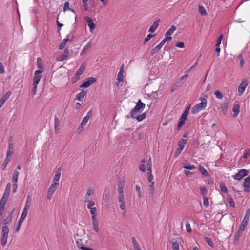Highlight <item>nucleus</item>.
<instances>
[{
  "label": "nucleus",
  "mask_w": 250,
  "mask_h": 250,
  "mask_svg": "<svg viewBox=\"0 0 250 250\" xmlns=\"http://www.w3.org/2000/svg\"><path fill=\"white\" fill-rule=\"evenodd\" d=\"M92 226L94 230L96 232H98L99 231V222H92Z\"/></svg>",
  "instance_id": "nucleus-39"
},
{
  "label": "nucleus",
  "mask_w": 250,
  "mask_h": 250,
  "mask_svg": "<svg viewBox=\"0 0 250 250\" xmlns=\"http://www.w3.org/2000/svg\"><path fill=\"white\" fill-rule=\"evenodd\" d=\"M156 29V21H154L153 24L149 28V32L151 33L154 32Z\"/></svg>",
  "instance_id": "nucleus-49"
},
{
  "label": "nucleus",
  "mask_w": 250,
  "mask_h": 250,
  "mask_svg": "<svg viewBox=\"0 0 250 250\" xmlns=\"http://www.w3.org/2000/svg\"><path fill=\"white\" fill-rule=\"evenodd\" d=\"M203 203L204 206L206 208L208 207L209 206V202H208V198L207 197L204 196V197H203Z\"/></svg>",
  "instance_id": "nucleus-52"
},
{
  "label": "nucleus",
  "mask_w": 250,
  "mask_h": 250,
  "mask_svg": "<svg viewBox=\"0 0 250 250\" xmlns=\"http://www.w3.org/2000/svg\"><path fill=\"white\" fill-rule=\"evenodd\" d=\"M28 210H27V206L26 205V207H24L22 213L21 215V217L25 219L27 214H28Z\"/></svg>",
  "instance_id": "nucleus-46"
},
{
  "label": "nucleus",
  "mask_w": 250,
  "mask_h": 250,
  "mask_svg": "<svg viewBox=\"0 0 250 250\" xmlns=\"http://www.w3.org/2000/svg\"><path fill=\"white\" fill-rule=\"evenodd\" d=\"M185 121L180 119V121L177 125V128L178 129L180 128L183 126V125L185 124Z\"/></svg>",
  "instance_id": "nucleus-60"
},
{
  "label": "nucleus",
  "mask_w": 250,
  "mask_h": 250,
  "mask_svg": "<svg viewBox=\"0 0 250 250\" xmlns=\"http://www.w3.org/2000/svg\"><path fill=\"white\" fill-rule=\"evenodd\" d=\"M96 82V79L94 77H89L86 81L80 86L81 88H87Z\"/></svg>",
  "instance_id": "nucleus-7"
},
{
  "label": "nucleus",
  "mask_w": 250,
  "mask_h": 250,
  "mask_svg": "<svg viewBox=\"0 0 250 250\" xmlns=\"http://www.w3.org/2000/svg\"><path fill=\"white\" fill-rule=\"evenodd\" d=\"M85 69V63H83L82 65L80 67L78 71L76 72V75L80 77V75H81L84 72V70Z\"/></svg>",
  "instance_id": "nucleus-22"
},
{
  "label": "nucleus",
  "mask_w": 250,
  "mask_h": 250,
  "mask_svg": "<svg viewBox=\"0 0 250 250\" xmlns=\"http://www.w3.org/2000/svg\"><path fill=\"white\" fill-rule=\"evenodd\" d=\"M145 90L146 92L147 93V94L149 96H152V94L155 93L156 91H155V84H154V86L152 88V85L150 83H147L145 87Z\"/></svg>",
  "instance_id": "nucleus-12"
},
{
  "label": "nucleus",
  "mask_w": 250,
  "mask_h": 250,
  "mask_svg": "<svg viewBox=\"0 0 250 250\" xmlns=\"http://www.w3.org/2000/svg\"><path fill=\"white\" fill-rule=\"evenodd\" d=\"M172 38L171 37H166L160 42V43L163 45L167 41L171 40Z\"/></svg>",
  "instance_id": "nucleus-56"
},
{
  "label": "nucleus",
  "mask_w": 250,
  "mask_h": 250,
  "mask_svg": "<svg viewBox=\"0 0 250 250\" xmlns=\"http://www.w3.org/2000/svg\"><path fill=\"white\" fill-rule=\"evenodd\" d=\"M9 228L6 225H3L2 227L1 235L8 236L9 233Z\"/></svg>",
  "instance_id": "nucleus-30"
},
{
  "label": "nucleus",
  "mask_w": 250,
  "mask_h": 250,
  "mask_svg": "<svg viewBox=\"0 0 250 250\" xmlns=\"http://www.w3.org/2000/svg\"><path fill=\"white\" fill-rule=\"evenodd\" d=\"M58 187L56 186V184H51L49 187V188L47 191V195H46V199L48 200H50L53 194H54L55 191L57 189Z\"/></svg>",
  "instance_id": "nucleus-5"
},
{
  "label": "nucleus",
  "mask_w": 250,
  "mask_h": 250,
  "mask_svg": "<svg viewBox=\"0 0 250 250\" xmlns=\"http://www.w3.org/2000/svg\"><path fill=\"white\" fill-rule=\"evenodd\" d=\"M186 230L188 232L190 233L191 232L192 229H191V228L190 227V225L189 222H188V221H187L186 223Z\"/></svg>",
  "instance_id": "nucleus-53"
},
{
  "label": "nucleus",
  "mask_w": 250,
  "mask_h": 250,
  "mask_svg": "<svg viewBox=\"0 0 250 250\" xmlns=\"http://www.w3.org/2000/svg\"><path fill=\"white\" fill-rule=\"evenodd\" d=\"M214 94L215 98L218 99H222L223 97L222 93L219 90H216Z\"/></svg>",
  "instance_id": "nucleus-43"
},
{
  "label": "nucleus",
  "mask_w": 250,
  "mask_h": 250,
  "mask_svg": "<svg viewBox=\"0 0 250 250\" xmlns=\"http://www.w3.org/2000/svg\"><path fill=\"white\" fill-rule=\"evenodd\" d=\"M68 41V39H63L62 42L59 46V49L62 50L64 47V46L66 45Z\"/></svg>",
  "instance_id": "nucleus-45"
},
{
  "label": "nucleus",
  "mask_w": 250,
  "mask_h": 250,
  "mask_svg": "<svg viewBox=\"0 0 250 250\" xmlns=\"http://www.w3.org/2000/svg\"><path fill=\"white\" fill-rule=\"evenodd\" d=\"M84 203H87V208L89 209H90V208H93V207H92V206L95 205L94 202L93 201H90V200H88V201H84Z\"/></svg>",
  "instance_id": "nucleus-50"
},
{
  "label": "nucleus",
  "mask_w": 250,
  "mask_h": 250,
  "mask_svg": "<svg viewBox=\"0 0 250 250\" xmlns=\"http://www.w3.org/2000/svg\"><path fill=\"white\" fill-rule=\"evenodd\" d=\"M183 167L187 170H194L196 169L195 166L189 163H185Z\"/></svg>",
  "instance_id": "nucleus-26"
},
{
  "label": "nucleus",
  "mask_w": 250,
  "mask_h": 250,
  "mask_svg": "<svg viewBox=\"0 0 250 250\" xmlns=\"http://www.w3.org/2000/svg\"><path fill=\"white\" fill-rule=\"evenodd\" d=\"M145 107V104L143 103L141 100H139L136 106L131 110L130 113L131 118H135L139 122L142 121L146 117L145 113L141 114Z\"/></svg>",
  "instance_id": "nucleus-1"
},
{
  "label": "nucleus",
  "mask_w": 250,
  "mask_h": 250,
  "mask_svg": "<svg viewBox=\"0 0 250 250\" xmlns=\"http://www.w3.org/2000/svg\"><path fill=\"white\" fill-rule=\"evenodd\" d=\"M177 29V28L175 26L173 25L172 26L170 29H169L166 32L165 34L166 37H170L173 32L176 31Z\"/></svg>",
  "instance_id": "nucleus-25"
},
{
  "label": "nucleus",
  "mask_w": 250,
  "mask_h": 250,
  "mask_svg": "<svg viewBox=\"0 0 250 250\" xmlns=\"http://www.w3.org/2000/svg\"><path fill=\"white\" fill-rule=\"evenodd\" d=\"M150 158L149 159L147 162H146L144 159L142 160L141 161V164L139 165V170L143 172H145L146 171V167L147 168L148 163L149 162V163H150ZM149 164L151 165L150 164Z\"/></svg>",
  "instance_id": "nucleus-16"
},
{
  "label": "nucleus",
  "mask_w": 250,
  "mask_h": 250,
  "mask_svg": "<svg viewBox=\"0 0 250 250\" xmlns=\"http://www.w3.org/2000/svg\"><path fill=\"white\" fill-rule=\"evenodd\" d=\"M222 38H223V35H220L217 38V41H216V46H220V44H221V41L222 40Z\"/></svg>",
  "instance_id": "nucleus-57"
},
{
  "label": "nucleus",
  "mask_w": 250,
  "mask_h": 250,
  "mask_svg": "<svg viewBox=\"0 0 250 250\" xmlns=\"http://www.w3.org/2000/svg\"><path fill=\"white\" fill-rule=\"evenodd\" d=\"M175 46L180 48H183L185 47L184 43L183 42H179L175 44Z\"/></svg>",
  "instance_id": "nucleus-55"
},
{
  "label": "nucleus",
  "mask_w": 250,
  "mask_h": 250,
  "mask_svg": "<svg viewBox=\"0 0 250 250\" xmlns=\"http://www.w3.org/2000/svg\"><path fill=\"white\" fill-rule=\"evenodd\" d=\"M94 194V191L92 189H88L87 190L86 193L84 195V199L83 201H86L89 200V197Z\"/></svg>",
  "instance_id": "nucleus-24"
},
{
  "label": "nucleus",
  "mask_w": 250,
  "mask_h": 250,
  "mask_svg": "<svg viewBox=\"0 0 250 250\" xmlns=\"http://www.w3.org/2000/svg\"><path fill=\"white\" fill-rule=\"evenodd\" d=\"M147 164V180L149 183H154V182L153 181V176L152 174L151 165L149 164V162Z\"/></svg>",
  "instance_id": "nucleus-15"
},
{
  "label": "nucleus",
  "mask_w": 250,
  "mask_h": 250,
  "mask_svg": "<svg viewBox=\"0 0 250 250\" xmlns=\"http://www.w3.org/2000/svg\"><path fill=\"white\" fill-rule=\"evenodd\" d=\"M187 143V139H181L178 142V148L175 152V157H177L183 151L185 145Z\"/></svg>",
  "instance_id": "nucleus-4"
},
{
  "label": "nucleus",
  "mask_w": 250,
  "mask_h": 250,
  "mask_svg": "<svg viewBox=\"0 0 250 250\" xmlns=\"http://www.w3.org/2000/svg\"><path fill=\"white\" fill-rule=\"evenodd\" d=\"M227 200L229 202V203L231 207L235 208V202L233 201L232 198L230 195L228 196L227 197Z\"/></svg>",
  "instance_id": "nucleus-36"
},
{
  "label": "nucleus",
  "mask_w": 250,
  "mask_h": 250,
  "mask_svg": "<svg viewBox=\"0 0 250 250\" xmlns=\"http://www.w3.org/2000/svg\"><path fill=\"white\" fill-rule=\"evenodd\" d=\"M238 59L240 60V67H243L245 63V60L244 57L242 54H240L238 56Z\"/></svg>",
  "instance_id": "nucleus-42"
},
{
  "label": "nucleus",
  "mask_w": 250,
  "mask_h": 250,
  "mask_svg": "<svg viewBox=\"0 0 250 250\" xmlns=\"http://www.w3.org/2000/svg\"><path fill=\"white\" fill-rule=\"evenodd\" d=\"M88 120H89V119L85 117H84L83 118L82 122L81 124V126H80L78 128V132L79 133H81V132H82L83 131V126L85 125L87 123V122H88Z\"/></svg>",
  "instance_id": "nucleus-21"
},
{
  "label": "nucleus",
  "mask_w": 250,
  "mask_h": 250,
  "mask_svg": "<svg viewBox=\"0 0 250 250\" xmlns=\"http://www.w3.org/2000/svg\"><path fill=\"white\" fill-rule=\"evenodd\" d=\"M92 45V43H91V41H90L86 45L84 46V47L83 48V50L82 51L81 53V55H83L86 50H88L89 49L91 46Z\"/></svg>",
  "instance_id": "nucleus-40"
},
{
  "label": "nucleus",
  "mask_w": 250,
  "mask_h": 250,
  "mask_svg": "<svg viewBox=\"0 0 250 250\" xmlns=\"http://www.w3.org/2000/svg\"><path fill=\"white\" fill-rule=\"evenodd\" d=\"M124 79V75L123 74L118 73L117 81L116 82V84L118 87L121 86L123 84Z\"/></svg>",
  "instance_id": "nucleus-17"
},
{
  "label": "nucleus",
  "mask_w": 250,
  "mask_h": 250,
  "mask_svg": "<svg viewBox=\"0 0 250 250\" xmlns=\"http://www.w3.org/2000/svg\"><path fill=\"white\" fill-rule=\"evenodd\" d=\"M198 170L200 172L201 174L203 176H207L209 175L208 171L205 169V168L201 165H199L198 167Z\"/></svg>",
  "instance_id": "nucleus-23"
},
{
  "label": "nucleus",
  "mask_w": 250,
  "mask_h": 250,
  "mask_svg": "<svg viewBox=\"0 0 250 250\" xmlns=\"http://www.w3.org/2000/svg\"><path fill=\"white\" fill-rule=\"evenodd\" d=\"M199 12L202 15L204 16L207 15L206 10L205 7L202 5H199Z\"/></svg>",
  "instance_id": "nucleus-38"
},
{
  "label": "nucleus",
  "mask_w": 250,
  "mask_h": 250,
  "mask_svg": "<svg viewBox=\"0 0 250 250\" xmlns=\"http://www.w3.org/2000/svg\"><path fill=\"white\" fill-rule=\"evenodd\" d=\"M42 71L41 70H36L34 74V76L33 78V84H38L41 78L42 77Z\"/></svg>",
  "instance_id": "nucleus-14"
},
{
  "label": "nucleus",
  "mask_w": 250,
  "mask_h": 250,
  "mask_svg": "<svg viewBox=\"0 0 250 250\" xmlns=\"http://www.w3.org/2000/svg\"><path fill=\"white\" fill-rule=\"evenodd\" d=\"M118 198V201L120 203L125 202L124 194H119Z\"/></svg>",
  "instance_id": "nucleus-63"
},
{
  "label": "nucleus",
  "mask_w": 250,
  "mask_h": 250,
  "mask_svg": "<svg viewBox=\"0 0 250 250\" xmlns=\"http://www.w3.org/2000/svg\"><path fill=\"white\" fill-rule=\"evenodd\" d=\"M86 92L82 90V91H81L80 93H79L77 95V96L76 97V100L79 101H83L84 97L86 95Z\"/></svg>",
  "instance_id": "nucleus-20"
},
{
  "label": "nucleus",
  "mask_w": 250,
  "mask_h": 250,
  "mask_svg": "<svg viewBox=\"0 0 250 250\" xmlns=\"http://www.w3.org/2000/svg\"><path fill=\"white\" fill-rule=\"evenodd\" d=\"M11 188V184L8 183L6 186L5 189L3 194V196L0 201V204L5 206L9 196Z\"/></svg>",
  "instance_id": "nucleus-3"
},
{
  "label": "nucleus",
  "mask_w": 250,
  "mask_h": 250,
  "mask_svg": "<svg viewBox=\"0 0 250 250\" xmlns=\"http://www.w3.org/2000/svg\"><path fill=\"white\" fill-rule=\"evenodd\" d=\"M219 105L220 106V108L222 113L224 115H226L227 114L228 111V102L227 101H223L221 103H218L216 104V106Z\"/></svg>",
  "instance_id": "nucleus-11"
},
{
  "label": "nucleus",
  "mask_w": 250,
  "mask_h": 250,
  "mask_svg": "<svg viewBox=\"0 0 250 250\" xmlns=\"http://www.w3.org/2000/svg\"><path fill=\"white\" fill-rule=\"evenodd\" d=\"M219 187L221 192L225 194H227L228 193L227 188L224 183L221 182L219 184Z\"/></svg>",
  "instance_id": "nucleus-28"
},
{
  "label": "nucleus",
  "mask_w": 250,
  "mask_h": 250,
  "mask_svg": "<svg viewBox=\"0 0 250 250\" xmlns=\"http://www.w3.org/2000/svg\"><path fill=\"white\" fill-rule=\"evenodd\" d=\"M118 193L119 194H124L123 193V187L121 185L118 186Z\"/></svg>",
  "instance_id": "nucleus-59"
},
{
  "label": "nucleus",
  "mask_w": 250,
  "mask_h": 250,
  "mask_svg": "<svg viewBox=\"0 0 250 250\" xmlns=\"http://www.w3.org/2000/svg\"><path fill=\"white\" fill-rule=\"evenodd\" d=\"M248 222L246 221H242L240 224V225L239 227V230L244 231L247 226Z\"/></svg>",
  "instance_id": "nucleus-33"
},
{
  "label": "nucleus",
  "mask_w": 250,
  "mask_h": 250,
  "mask_svg": "<svg viewBox=\"0 0 250 250\" xmlns=\"http://www.w3.org/2000/svg\"><path fill=\"white\" fill-rule=\"evenodd\" d=\"M84 19L87 23V25L89 28L90 32L91 33H93V30L96 28V25L93 22V19L91 18H90L88 16L85 17Z\"/></svg>",
  "instance_id": "nucleus-8"
},
{
  "label": "nucleus",
  "mask_w": 250,
  "mask_h": 250,
  "mask_svg": "<svg viewBox=\"0 0 250 250\" xmlns=\"http://www.w3.org/2000/svg\"><path fill=\"white\" fill-rule=\"evenodd\" d=\"M131 242L135 250H142L138 243L134 237L131 238Z\"/></svg>",
  "instance_id": "nucleus-19"
},
{
  "label": "nucleus",
  "mask_w": 250,
  "mask_h": 250,
  "mask_svg": "<svg viewBox=\"0 0 250 250\" xmlns=\"http://www.w3.org/2000/svg\"><path fill=\"white\" fill-rule=\"evenodd\" d=\"M172 244V247L173 250H179V244L177 243V241L172 239L171 241Z\"/></svg>",
  "instance_id": "nucleus-32"
},
{
  "label": "nucleus",
  "mask_w": 250,
  "mask_h": 250,
  "mask_svg": "<svg viewBox=\"0 0 250 250\" xmlns=\"http://www.w3.org/2000/svg\"><path fill=\"white\" fill-rule=\"evenodd\" d=\"M77 244L78 247L79 248H80L81 249H82V250H93V249H92L91 248H87V247H84L83 246H81V245H79V240L77 241Z\"/></svg>",
  "instance_id": "nucleus-51"
},
{
  "label": "nucleus",
  "mask_w": 250,
  "mask_h": 250,
  "mask_svg": "<svg viewBox=\"0 0 250 250\" xmlns=\"http://www.w3.org/2000/svg\"><path fill=\"white\" fill-rule=\"evenodd\" d=\"M201 102L195 105L191 109V113L196 114L203 109L206 108L207 105V99L206 97L200 98Z\"/></svg>",
  "instance_id": "nucleus-2"
},
{
  "label": "nucleus",
  "mask_w": 250,
  "mask_h": 250,
  "mask_svg": "<svg viewBox=\"0 0 250 250\" xmlns=\"http://www.w3.org/2000/svg\"><path fill=\"white\" fill-rule=\"evenodd\" d=\"M8 236L1 235V246L4 247L7 241Z\"/></svg>",
  "instance_id": "nucleus-41"
},
{
  "label": "nucleus",
  "mask_w": 250,
  "mask_h": 250,
  "mask_svg": "<svg viewBox=\"0 0 250 250\" xmlns=\"http://www.w3.org/2000/svg\"><path fill=\"white\" fill-rule=\"evenodd\" d=\"M200 190L201 194L204 197L206 194V188L204 187H200Z\"/></svg>",
  "instance_id": "nucleus-62"
},
{
  "label": "nucleus",
  "mask_w": 250,
  "mask_h": 250,
  "mask_svg": "<svg viewBox=\"0 0 250 250\" xmlns=\"http://www.w3.org/2000/svg\"><path fill=\"white\" fill-rule=\"evenodd\" d=\"M250 155V149H245L244 153L243 155V158L244 159H247L249 156Z\"/></svg>",
  "instance_id": "nucleus-54"
},
{
  "label": "nucleus",
  "mask_w": 250,
  "mask_h": 250,
  "mask_svg": "<svg viewBox=\"0 0 250 250\" xmlns=\"http://www.w3.org/2000/svg\"><path fill=\"white\" fill-rule=\"evenodd\" d=\"M148 193L149 197L154 200L155 195V188L154 183H150L148 187Z\"/></svg>",
  "instance_id": "nucleus-9"
},
{
  "label": "nucleus",
  "mask_w": 250,
  "mask_h": 250,
  "mask_svg": "<svg viewBox=\"0 0 250 250\" xmlns=\"http://www.w3.org/2000/svg\"><path fill=\"white\" fill-rule=\"evenodd\" d=\"M61 168L59 167L57 169V170L55 172V174L53 177V183L52 184H56V186L58 187L59 186V180L60 179L61 176Z\"/></svg>",
  "instance_id": "nucleus-13"
},
{
  "label": "nucleus",
  "mask_w": 250,
  "mask_h": 250,
  "mask_svg": "<svg viewBox=\"0 0 250 250\" xmlns=\"http://www.w3.org/2000/svg\"><path fill=\"white\" fill-rule=\"evenodd\" d=\"M250 211L249 209L246 210L245 216L242 221L248 222L250 217Z\"/></svg>",
  "instance_id": "nucleus-47"
},
{
  "label": "nucleus",
  "mask_w": 250,
  "mask_h": 250,
  "mask_svg": "<svg viewBox=\"0 0 250 250\" xmlns=\"http://www.w3.org/2000/svg\"><path fill=\"white\" fill-rule=\"evenodd\" d=\"M155 35L148 34L146 37L145 38L144 40V43H146L148 41H149L152 38L154 37Z\"/></svg>",
  "instance_id": "nucleus-58"
},
{
  "label": "nucleus",
  "mask_w": 250,
  "mask_h": 250,
  "mask_svg": "<svg viewBox=\"0 0 250 250\" xmlns=\"http://www.w3.org/2000/svg\"><path fill=\"white\" fill-rule=\"evenodd\" d=\"M243 231L240 230H238L235 233L234 235V242L238 241L240 237L242 235Z\"/></svg>",
  "instance_id": "nucleus-27"
},
{
  "label": "nucleus",
  "mask_w": 250,
  "mask_h": 250,
  "mask_svg": "<svg viewBox=\"0 0 250 250\" xmlns=\"http://www.w3.org/2000/svg\"><path fill=\"white\" fill-rule=\"evenodd\" d=\"M11 95V92L10 91H8L6 93L2 96V97L0 99L1 101L5 103V102L9 98L10 95Z\"/></svg>",
  "instance_id": "nucleus-35"
},
{
  "label": "nucleus",
  "mask_w": 250,
  "mask_h": 250,
  "mask_svg": "<svg viewBox=\"0 0 250 250\" xmlns=\"http://www.w3.org/2000/svg\"><path fill=\"white\" fill-rule=\"evenodd\" d=\"M68 55L62 54L57 57L56 60L58 61H63L68 59Z\"/></svg>",
  "instance_id": "nucleus-29"
},
{
  "label": "nucleus",
  "mask_w": 250,
  "mask_h": 250,
  "mask_svg": "<svg viewBox=\"0 0 250 250\" xmlns=\"http://www.w3.org/2000/svg\"><path fill=\"white\" fill-rule=\"evenodd\" d=\"M19 173L18 171L15 170L13 173L12 180L14 183H17L18 182V179L19 176Z\"/></svg>",
  "instance_id": "nucleus-31"
},
{
  "label": "nucleus",
  "mask_w": 250,
  "mask_h": 250,
  "mask_svg": "<svg viewBox=\"0 0 250 250\" xmlns=\"http://www.w3.org/2000/svg\"><path fill=\"white\" fill-rule=\"evenodd\" d=\"M248 84V83L247 80H244L242 81L238 88V92L239 96H241L244 93Z\"/></svg>",
  "instance_id": "nucleus-10"
},
{
  "label": "nucleus",
  "mask_w": 250,
  "mask_h": 250,
  "mask_svg": "<svg viewBox=\"0 0 250 250\" xmlns=\"http://www.w3.org/2000/svg\"><path fill=\"white\" fill-rule=\"evenodd\" d=\"M248 171L246 169L240 170L235 175H233V178L236 180H241L248 174Z\"/></svg>",
  "instance_id": "nucleus-6"
},
{
  "label": "nucleus",
  "mask_w": 250,
  "mask_h": 250,
  "mask_svg": "<svg viewBox=\"0 0 250 250\" xmlns=\"http://www.w3.org/2000/svg\"><path fill=\"white\" fill-rule=\"evenodd\" d=\"M244 183L250 185V175L244 179Z\"/></svg>",
  "instance_id": "nucleus-64"
},
{
  "label": "nucleus",
  "mask_w": 250,
  "mask_h": 250,
  "mask_svg": "<svg viewBox=\"0 0 250 250\" xmlns=\"http://www.w3.org/2000/svg\"><path fill=\"white\" fill-rule=\"evenodd\" d=\"M12 213H11V212L9 213L8 216H7L6 217V218L4 220V225H6V224H8L11 222V221L12 220Z\"/></svg>",
  "instance_id": "nucleus-34"
},
{
  "label": "nucleus",
  "mask_w": 250,
  "mask_h": 250,
  "mask_svg": "<svg viewBox=\"0 0 250 250\" xmlns=\"http://www.w3.org/2000/svg\"><path fill=\"white\" fill-rule=\"evenodd\" d=\"M60 120L56 116H54V129L56 133H58L59 130Z\"/></svg>",
  "instance_id": "nucleus-18"
},
{
  "label": "nucleus",
  "mask_w": 250,
  "mask_h": 250,
  "mask_svg": "<svg viewBox=\"0 0 250 250\" xmlns=\"http://www.w3.org/2000/svg\"><path fill=\"white\" fill-rule=\"evenodd\" d=\"M67 10H70L72 12H74V11L72 9H71L69 7V3L68 2H66L64 3L63 10H64V11H65Z\"/></svg>",
  "instance_id": "nucleus-48"
},
{
  "label": "nucleus",
  "mask_w": 250,
  "mask_h": 250,
  "mask_svg": "<svg viewBox=\"0 0 250 250\" xmlns=\"http://www.w3.org/2000/svg\"><path fill=\"white\" fill-rule=\"evenodd\" d=\"M10 161V158H6L5 160L4 161L3 164V169L4 170L7 166V165Z\"/></svg>",
  "instance_id": "nucleus-61"
},
{
  "label": "nucleus",
  "mask_w": 250,
  "mask_h": 250,
  "mask_svg": "<svg viewBox=\"0 0 250 250\" xmlns=\"http://www.w3.org/2000/svg\"><path fill=\"white\" fill-rule=\"evenodd\" d=\"M205 241L206 242V243L209 246H210L212 248H213L214 247V243H213L212 240H211V239H210V238H208V237H205Z\"/></svg>",
  "instance_id": "nucleus-44"
},
{
  "label": "nucleus",
  "mask_w": 250,
  "mask_h": 250,
  "mask_svg": "<svg viewBox=\"0 0 250 250\" xmlns=\"http://www.w3.org/2000/svg\"><path fill=\"white\" fill-rule=\"evenodd\" d=\"M233 112H234V117H236L239 113V106L238 105H234L232 109Z\"/></svg>",
  "instance_id": "nucleus-37"
}]
</instances>
